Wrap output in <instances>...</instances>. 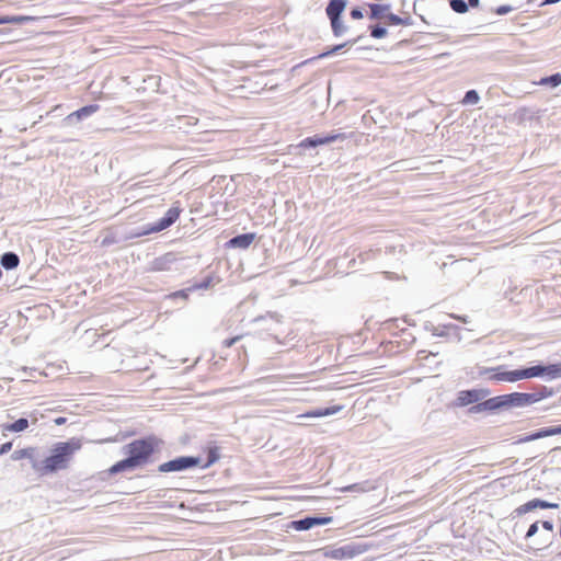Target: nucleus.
<instances>
[{
	"mask_svg": "<svg viewBox=\"0 0 561 561\" xmlns=\"http://www.w3.org/2000/svg\"><path fill=\"white\" fill-rule=\"evenodd\" d=\"M162 444V439L156 435L131 440L123 446V453L126 457L115 462L105 473L113 476L121 472H130L152 463V457L160 450Z\"/></svg>",
	"mask_w": 561,
	"mask_h": 561,
	"instance_id": "f257e3e1",
	"label": "nucleus"
},
{
	"mask_svg": "<svg viewBox=\"0 0 561 561\" xmlns=\"http://www.w3.org/2000/svg\"><path fill=\"white\" fill-rule=\"evenodd\" d=\"M478 376L485 377L488 380L494 382H516L518 380L537 377H547L548 380H553L561 377V363L549 365L538 364L514 370H507L506 365L495 367L479 366Z\"/></svg>",
	"mask_w": 561,
	"mask_h": 561,
	"instance_id": "f03ea898",
	"label": "nucleus"
},
{
	"mask_svg": "<svg viewBox=\"0 0 561 561\" xmlns=\"http://www.w3.org/2000/svg\"><path fill=\"white\" fill-rule=\"evenodd\" d=\"M82 447L79 438H70L56 443L50 449V455L44 460L34 461L33 470L39 476L56 473L68 468L73 455Z\"/></svg>",
	"mask_w": 561,
	"mask_h": 561,
	"instance_id": "7ed1b4c3",
	"label": "nucleus"
},
{
	"mask_svg": "<svg viewBox=\"0 0 561 561\" xmlns=\"http://www.w3.org/2000/svg\"><path fill=\"white\" fill-rule=\"evenodd\" d=\"M374 547L373 543L368 542H348L342 547L327 546L320 549L323 557L334 560H346L353 559L369 551Z\"/></svg>",
	"mask_w": 561,
	"mask_h": 561,
	"instance_id": "20e7f679",
	"label": "nucleus"
},
{
	"mask_svg": "<svg viewBox=\"0 0 561 561\" xmlns=\"http://www.w3.org/2000/svg\"><path fill=\"white\" fill-rule=\"evenodd\" d=\"M181 213L182 208L179 206V203L176 202L171 208L168 209V211L160 219H158L153 224H150L142 230L131 231L125 239L138 238L165 230L178 220Z\"/></svg>",
	"mask_w": 561,
	"mask_h": 561,
	"instance_id": "39448f33",
	"label": "nucleus"
},
{
	"mask_svg": "<svg viewBox=\"0 0 561 561\" xmlns=\"http://www.w3.org/2000/svg\"><path fill=\"white\" fill-rule=\"evenodd\" d=\"M347 3V0H330L325 8V14L330 21L331 30L335 37H341L348 31V27L342 21V14L346 9Z\"/></svg>",
	"mask_w": 561,
	"mask_h": 561,
	"instance_id": "423d86ee",
	"label": "nucleus"
},
{
	"mask_svg": "<svg viewBox=\"0 0 561 561\" xmlns=\"http://www.w3.org/2000/svg\"><path fill=\"white\" fill-rule=\"evenodd\" d=\"M202 462L201 457L196 456H179L174 459L165 461L158 466V472L160 473H169V472H182L186 470L194 469L199 467Z\"/></svg>",
	"mask_w": 561,
	"mask_h": 561,
	"instance_id": "0eeeda50",
	"label": "nucleus"
},
{
	"mask_svg": "<svg viewBox=\"0 0 561 561\" xmlns=\"http://www.w3.org/2000/svg\"><path fill=\"white\" fill-rule=\"evenodd\" d=\"M182 256L178 253L167 252L149 263V271L152 272H176L181 270Z\"/></svg>",
	"mask_w": 561,
	"mask_h": 561,
	"instance_id": "6e6552de",
	"label": "nucleus"
},
{
	"mask_svg": "<svg viewBox=\"0 0 561 561\" xmlns=\"http://www.w3.org/2000/svg\"><path fill=\"white\" fill-rule=\"evenodd\" d=\"M500 409H510L508 393L489 398L480 403L471 405L468 411L469 413L474 414L483 411H496Z\"/></svg>",
	"mask_w": 561,
	"mask_h": 561,
	"instance_id": "1a4fd4ad",
	"label": "nucleus"
},
{
	"mask_svg": "<svg viewBox=\"0 0 561 561\" xmlns=\"http://www.w3.org/2000/svg\"><path fill=\"white\" fill-rule=\"evenodd\" d=\"M490 394L489 389H469L458 392L455 404L457 407H467L469 404L480 403L479 401L486 398Z\"/></svg>",
	"mask_w": 561,
	"mask_h": 561,
	"instance_id": "9d476101",
	"label": "nucleus"
},
{
	"mask_svg": "<svg viewBox=\"0 0 561 561\" xmlns=\"http://www.w3.org/2000/svg\"><path fill=\"white\" fill-rule=\"evenodd\" d=\"M268 259V249L260 238L256 242L248 248V261L254 266L262 267Z\"/></svg>",
	"mask_w": 561,
	"mask_h": 561,
	"instance_id": "9b49d317",
	"label": "nucleus"
},
{
	"mask_svg": "<svg viewBox=\"0 0 561 561\" xmlns=\"http://www.w3.org/2000/svg\"><path fill=\"white\" fill-rule=\"evenodd\" d=\"M331 522H332L331 516H318V515L311 516L310 515V516H306L300 519L293 520L291 527L295 530L304 531V530H309L316 526L330 524Z\"/></svg>",
	"mask_w": 561,
	"mask_h": 561,
	"instance_id": "f8f14e48",
	"label": "nucleus"
},
{
	"mask_svg": "<svg viewBox=\"0 0 561 561\" xmlns=\"http://www.w3.org/2000/svg\"><path fill=\"white\" fill-rule=\"evenodd\" d=\"M558 507H559L558 503H552V502H548L546 500L536 497V499H533V500L526 502L525 504L516 507L513 511L512 516L513 517L523 516V515H525L529 512H533L537 508L548 510V508H558Z\"/></svg>",
	"mask_w": 561,
	"mask_h": 561,
	"instance_id": "ddd939ff",
	"label": "nucleus"
},
{
	"mask_svg": "<svg viewBox=\"0 0 561 561\" xmlns=\"http://www.w3.org/2000/svg\"><path fill=\"white\" fill-rule=\"evenodd\" d=\"M553 435H561V424L557 425V426L539 428L536 432L524 436L523 438L519 439V442L528 443V442L537 440V439L553 436Z\"/></svg>",
	"mask_w": 561,
	"mask_h": 561,
	"instance_id": "4468645a",
	"label": "nucleus"
},
{
	"mask_svg": "<svg viewBox=\"0 0 561 561\" xmlns=\"http://www.w3.org/2000/svg\"><path fill=\"white\" fill-rule=\"evenodd\" d=\"M99 108H100V106L98 104H89V105L82 106L81 108H79V110L72 112L71 114H69L66 117V122L69 125H75V124L81 122L82 119L91 116Z\"/></svg>",
	"mask_w": 561,
	"mask_h": 561,
	"instance_id": "2eb2a0df",
	"label": "nucleus"
},
{
	"mask_svg": "<svg viewBox=\"0 0 561 561\" xmlns=\"http://www.w3.org/2000/svg\"><path fill=\"white\" fill-rule=\"evenodd\" d=\"M534 404V398L530 392L508 393V408H525Z\"/></svg>",
	"mask_w": 561,
	"mask_h": 561,
	"instance_id": "dca6fc26",
	"label": "nucleus"
},
{
	"mask_svg": "<svg viewBox=\"0 0 561 561\" xmlns=\"http://www.w3.org/2000/svg\"><path fill=\"white\" fill-rule=\"evenodd\" d=\"M369 8L368 18L370 20L386 19V14L390 11V3H367Z\"/></svg>",
	"mask_w": 561,
	"mask_h": 561,
	"instance_id": "f3484780",
	"label": "nucleus"
},
{
	"mask_svg": "<svg viewBox=\"0 0 561 561\" xmlns=\"http://www.w3.org/2000/svg\"><path fill=\"white\" fill-rule=\"evenodd\" d=\"M0 264L4 270L11 271L19 266L20 257L15 252L8 251L0 256Z\"/></svg>",
	"mask_w": 561,
	"mask_h": 561,
	"instance_id": "a211bd4d",
	"label": "nucleus"
},
{
	"mask_svg": "<svg viewBox=\"0 0 561 561\" xmlns=\"http://www.w3.org/2000/svg\"><path fill=\"white\" fill-rule=\"evenodd\" d=\"M35 454H36V448H34V447L18 449L11 454V459L14 461L21 460V459H28L31 461V466L33 467L34 461H39L36 458Z\"/></svg>",
	"mask_w": 561,
	"mask_h": 561,
	"instance_id": "6ab92c4d",
	"label": "nucleus"
},
{
	"mask_svg": "<svg viewBox=\"0 0 561 561\" xmlns=\"http://www.w3.org/2000/svg\"><path fill=\"white\" fill-rule=\"evenodd\" d=\"M313 137H314V141L317 144V147L322 146V145H328L331 142H335L337 140H344L347 138L346 135L343 133H331L328 135L317 134V135H313Z\"/></svg>",
	"mask_w": 561,
	"mask_h": 561,
	"instance_id": "aec40b11",
	"label": "nucleus"
},
{
	"mask_svg": "<svg viewBox=\"0 0 561 561\" xmlns=\"http://www.w3.org/2000/svg\"><path fill=\"white\" fill-rule=\"evenodd\" d=\"M363 38V35H359L357 36L356 38H353V39H350V41H346L345 43H342V44H337V45H334L332 46L330 49H328L327 51H323L321 53L320 55L317 56L318 59H321V58H325V57H329L337 51H340L341 49L345 48V47H351L353 45H355L356 43H358L360 39Z\"/></svg>",
	"mask_w": 561,
	"mask_h": 561,
	"instance_id": "412c9836",
	"label": "nucleus"
},
{
	"mask_svg": "<svg viewBox=\"0 0 561 561\" xmlns=\"http://www.w3.org/2000/svg\"><path fill=\"white\" fill-rule=\"evenodd\" d=\"M28 425H30V422L27 419L20 417L19 420H16L12 423L3 424L2 427H3V431H8L11 433H20V432L25 431L28 427Z\"/></svg>",
	"mask_w": 561,
	"mask_h": 561,
	"instance_id": "4be33fe9",
	"label": "nucleus"
},
{
	"mask_svg": "<svg viewBox=\"0 0 561 561\" xmlns=\"http://www.w3.org/2000/svg\"><path fill=\"white\" fill-rule=\"evenodd\" d=\"M534 398V403H537L546 398H549L554 394V390L552 388H548L547 386H538L535 392H530Z\"/></svg>",
	"mask_w": 561,
	"mask_h": 561,
	"instance_id": "5701e85b",
	"label": "nucleus"
},
{
	"mask_svg": "<svg viewBox=\"0 0 561 561\" xmlns=\"http://www.w3.org/2000/svg\"><path fill=\"white\" fill-rule=\"evenodd\" d=\"M33 18L26 15H0V24H23Z\"/></svg>",
	"mask_w": 561,
	"mask_h": 561,
	"instance_id": "b1692460",
	"label": "nucleus"
},
{
	"mask_svg": "<svg viewBox=\"0 0 561 561\" xmlns=\"http://www.w3.org/2000/svg\"><path fill=\"white\" fill-rule=\"evenodd\" d=\"M341 410H342V407L333 405V407H329V408H321V409L313 410L312 412L308 413V415L313 416V417H321V416L333 415V414L340 412Z\"/></svg>",
	"mask_w": 561,
	"mask_h": 561,
	"instance_id": "393cba45",
	"label": "nucleus"
},
{
	"mask_svg": "<svg viewBox=\"0 0 561 561\" xmlns=\"http://www.w3.org/2000/svg\"><path fill=\"white\" fill-rule=\"evenodd\" d=\"M538 84L557 88L561 84V73L557 72L551 76L543 77L539 80Z\"/></svg>",
	"mask_w": 561,
	"mask_h": 561,
	"instance_id": "a878e982",
	"label": "nucleus"
},
{
	"mask_svg": "<svg viewBox=\"0 0 561 561\" xmlns=\"http://www.w3.org/2000/svg\"><path fill=\"white\" fill-rule=\"evenodd\" d=\"M373 489H374V486L368 481H364V482L350 484V485L343 488V491L344 492H368Z\"/></svg>",
	"mask_w": 561,
	"mask_h": 561,
	"instance_id": "bb28decb",
	"label": "nucleus"
},
{
	"mask_svg": "<svg viewBox=\"0 0 561 561\" xmlns=\"http://www.w3.org/2000/svg\"><path fill=\"white\" fill-rule=\"evenodd\" d=\"M227 249H245V233H240L230 240H228L225 244Z\"/></svg>",
	"mask_w": 561,
	"mask_h": 561,
	"instance_id": "cd10ccee",
	"label": "nucleus"
},
{
	"mask_svg": "<svg viewBox=\"0 0 561 561\" xmlns=\"http://www.w3.org/2000/svg\"><path fill=\"white\" fill-rule=\"evenodd\" d=\"M451 10L456 13L463 14L469 10V4L465 0H448Z\"/></svg>",
	"mask_w": 561,
	"mask_h": 561,
	"instance_id": "c85d7f7f",
	"label": "nucleus"
},
{
	"mask_svg": "<svg viewBox=\"0 0 561 561\" xmlns=\"http://www.w3.org/2000/svg\"><path fill=\"white\" fill-rule=\"evenodd\" d=\"M368 30L370 32V36L377 39L383 38L388 34L387 28L380 24L369 25Z\"/></svg>",
	"mask_w": 561,
	"mask_h": 561,
	"instance_id": "c756f323",
	"label": "nucleus"
},
{
	"mask_svg": "<svg viewBox=\"0 0 561 561\" xmlns=\"http://www.w3.org/2000/svg\"><path fill=\"white\" fill-rule=\"evenodd\" d=\"M479 101H480L479 93L476 90L472 89V90H468L465 93V96L461 100V103L463 105H469V104H477Z\"/></svg>",
	"mask_w": 561,
	"mask_h": 561,
	"instance_id": "7c9ffc66",
	"label": "nucleus"
},
{
	"mask_svg": "<svg viewBox=\"0 0 561 561\" xmlns=\"http://www.w3.org/2000/svg\"><path fill=\"white\" fill-rule=\"evenodd\" d=\"M218 458H219V455H218L217 450L210 449L207 454V462L204 465L201 463V467L207 468L210 465H213L214 462H216L218 460Z\"/></svg>",
	"mask_w": 561,
	"mask_h": 561,
	"instance_id": "2f4dec72",
	"label": "nucleus"
},
{
	"mask_svg": "<svg viewBox=\"0 0 561 561\" xmlns=\"http://www.w3.org/2000/svg\"><path fill=\"white\" fill-rule=\"evenodd\" d=\"M298 147L299 148H304V149L316 148L317 144L314 141V137L310 136V137H307V138L302 139L300 141V144L298 145Z\"/></svg>",
	"mask_w": 561,
	"mask_h": 561,
	"instance_id": "473e14b6",
	"label": "nucleus"
},
{
	"mask_svg": "<svg viewBox=\"0 0 561 561\" xmlns=\"http://www.w3.org/2000/svg\"><path fill=\"white\" fill-rule=\"evenodd\" d=\"M539 524V520H536L533 524H530L525 535L526 540L533 538L538 533Z\"/></svg>",
	"mask_w": 561,
	"mask_h": 561,
	"instance_id": "72a5a7b5",
	"label": "nucleus"
},
{
	"mask_svg": "<svg viewBox=\"0 0 561 561\" xmlns=\"http://www.w3.org/2000/svg\"><path fill=\"white\" fill-rule=\"evenodd\" d=\"M388 24L390 25H400L401 16L391 13L390 11L386 14V19Z\"/></svg>",
	"mask_w": 561,
	"mask_h": 561,
	"instance_id": "f704fd0d",
	"label": "nucleus"
},
{
	"mask_svg": "<svg viewBox=\"0 0 561 561\" xmlns=\"http://www.w3.org/2000/svg\"><path fill=\"white\" fill-rule=\"evenodd\" d=\"M350 16L353 20H360L364 18V10L362 7H355L350 11Z\"/></svg>",
	"mask_w": 561,
	"mask_h": 561,
	"instance_id": "c9c22d12",
	"label": "nucleus"
},
{
	"mask_svg": "<svg viewBox=\"0 0 561 561\" xmlns=\"http://www.w3.org/2000/svg\"><path fill=\"white\" fill-rule=\"evenodd\" d=\"M514 10V8L510 4H502V5H499L494 12L497 14V15H505L510 12H512Z\"/></svg>",
	"mask_w": 561,
	"mask_h": 561,
	"instance_id": "e433bc0d",
	"label": "nucleus"
},
{
	"mask_svg": "<svg viewBox=\"0 0 561 561\" xmlns=\"http://www.w3.org/2000/svg\"><path fill=\"white\" fill-rule=\"evenodd\" d=\"M431 327L433 328L434 336H446L447 335L446 329L449 328V325L436 327L434 324H431Z\"/></svg>",
	"mask_w": 561,
	"mask_h": 561,
	"instance_id": "4c0bfd02",
	"label": "nucleus"
},
{
	"mask_svg": "<svg viewBox=\"0 0 561 561\" xmlns=\"http://www.w3.org/2000/svg\"><path fill=\"white\" fill-rule=\"evenodd\" d=\"M116 242H117V240H116V238H115V236H114V234H106V236L103 238V240H102L101 244H102L103 247H110V245H112V244H114V243H116Z\"/></svg>",
	"mask_w": 561,
	"mask_h": 561,
	"instance_id": "58836bf2",
	"label": "nucleus"
},
{
	"mask_svg": "<svg viewBox=\"0 0 561 561\" xmlns=\"http://www.w3.org/2000/svg\"><path fill=\"white\" fill-rule=\"evenodd\" d=\"M210 283H211V278L210 277H206L204 280H202L201 283L198 284H195L192 288H196V289H206L210 286Z\"/></svg>",
	"mask_w": 561,
	"mask_h": 561,
	"instance_id": "ea45409f",
	"label": "nucleus"
},
{
	"mask_svg": "<svg viewBox=\"0 0 561 561\" xmlns=\"http://www.w3.org/2000/svg\"><path fill=\"white\" fill-rule=\"evenodd\" d=\"M193 288H187V289H182V290H178L175 293L172 294V297L173 298H182V299H187L188 297V293L192 290Z\"/></svg>",
	"mask_w": 561,
	"mask_h": 561,
	"instance_id": "a19ab883",
	"label": "nucleus"
},
{
	"mask_svg": "<svg viewBox=\"0 0 561 561\" xmlns=\"http://www.w3.org/2000/svg\"><path fill=\"white\" fill-rule=\"evenodd\" d=\"M242 339V335H236L233 337H230V339H226L222 344L225 347H230L232 346L234 343H237L238 341H240Z\"/></svg>",
	"mask_w": 561,
	"mask_h": 561,
	"instance_id": "79ce46f5",
	"label": "nucleus"
},
{
	"mask_svg": "<svg viewBox=\"0 0 561 561\" xmlns=\"http://www.w3.org/2000/svg\"><path fill=\"white\" fill-rule=\"evenodd\" d=\"M11 448H12V442L3 443L0 446V455L9 453L11 450Z\"/></svg>",
	"mask_w": 561,
	"mask_h": 561,
	"instance_id": "37998d69",
	"label": "nucleus"
},
{
	"mask_svg": "<svg viewBox=\"0 0 561 561\" xmlns=\"http://www.w3.org/2000/svg\"><path fill=\"white\" fill-rule=\"evenodd\" d=\"M540 524L545 530H548V531L553 530V523L551 520H542V522H540Z\"/></svg>",
	"mask_w": 561,
	"mask_h": 561,
	"instance_id": "c03bdc74",
	"label": "nucleus"
},
{
	"mask_svg": "<svg viewBox=\"0 0 561 561\" xmlns=\"http://www.w3.org/2000/svg\"><path fill=\"white\" fill-rule=\"evenodd\" d=\"M400 25H404V26L413 25L412 18L409 15L404 16V18L401 16Z\"/></svg>",
	"mask_w": 561,
	"mask_h": 561,
	"instance_id": "a18cd8bd",
	"label": "nucleus"
},
{
	"mask_svg": "<svg viewBox=\"0 0 561 561\" xmlns=\"http://www.w3.org/2000/svg\"><path fill=\"white\" fill-rule=\"evenodd\" d=\"M255 239V233H252V232H248V248H250L251 245H253V241Z\"/></svg>",
	"mask_w": 561,
	"mask_h": 561,
	"instance_id": "49530a36",
	"label": "nucleus"
},
{
	"mask_svg": "<svg viewBox=\"0 0 561 561\" xmlns=\"http://www.w3.org/2000/svg\"><path fill=\"white\" fill-rule=\"evenodd\" d=\"M466 2H467V3L469 4V7H471V8H479V7H480V0H468V1H466Z\"/></svg>",
	"mask_w": 561,
	"mask_h": 561,
	"instance_id": "de8ad7c7",
	"label": "nucleus"
},
{
	"mask_svg": "<svg viewBox=\"0 0 561 561\" xmlns=\"http://www.w3.org/2000/svg\"><path fill=\"white\" fill-rule=\"evenodd\" d=\"M431 324H433L432 322H426L424 328L426 331H430L432 334H433V328L431 327Z\"/></svg>",
	"mask_w": 561,
	"mask_h": 561,
	"instance_id": "09e8293b",
	"label": "nucleus"
},
{
	"mask_svg": "<svg viewBox=\"0 0 561 561\" xmlns=\"http://www.w3.org/2000/svg\"><path fill=\"white\" fill-rule=\"evenodd\" d=\"M65 422H66V419H65V417H61V416L55 420V423H56L57 425H61V424H64Z\"/></svg>",
	"mask_w": 561,
	"mask_h": 561,
	"instance_id": "8fccbe9b",
	"label": "nucleus"
},
{
	"mask_svg": "<svg viewBox=\"0 0 561 561\" xmlns=\"http://www.w3.org/2000/svg\"><path fill=\"white\" fill-rule=\"evenodd\" d=\"M560 0H545V3L552 4V3H557Z\"/></svg>",
	"mask_w": 561,
	"mask_h": 561,
	"instance_id": "3c124183",
	"label": "nucleus"
},
{
	"mask_svg": "<svg viewBox=\"0 0 561 561\" xmlns=\"http://www.w3.org/2000/svg\"><path fill=\"white\" fill-rule=\"evenodd\" d=\"M456 319L467 323V318L466 317H456Z\"/></svg>",
	"mask_w": 561,
	"mask_h": 561,
	"instance_id": "603ef678",
	"label": "nucleus"
},
{
	"mask_svg": "<svg viewBox=\"0 0 561 561\" xmlns=\"http://www.w3.org/2000/svg\"><path fill=\"white\" fill-rule=\"evenodd\" d=\"M270 318L271 319H275L276 322H278L279 320L277 319V314H270Z\"/></svg>",
	"mask_w": 561,
	"mask_h": 561,
	"instance_id": "864d4df0",
	"label": "nucleus"
},
{
	"mask_svg": "<svg viewBox=\"0 0 561 561\" xmlns=\"http://www.w3.org/2000/svg\"><path fill=\"white\" fill-rule=\"evenodd\" d=\"M264 319V317H259V318H255L253 319V322H259L260 320Z\"/></svg>",
	"mask_w": 561,
	"mask_h": 561,
	"instance_id": "5fc2aeb1",
	"label": "nucleus"
},
{
	"mask_svg": "<svg viewBox=\"0 0 561 561\" xmlns=\"http://www.w3.org/2000/svg\"><path fill=\"white\" fill-rule=\"evenodd\" d=\"M421 20L426 23V20L424 19L423 15H421Z\"/></svg>",
	"mask_w": 561,
	"mask_h": 561,
	"instance_id": "6e6d98bb",
	"label": "nucleus"
},
{
	"mask_svg": "<svg viewBox=\"0 0 561 561\" xmlns=\"http://www.w3.org/2000/svg\"><path fill=\"white\" fill-rule=\"evenodd\" d=\"M560 556H561V551H560Z\"/></svg>",
	"mask_w": 561,
	"mask_h": 561,
	"instance_id": "4d7b16f0",
	"label": "nucleus"
}]
</instances>
